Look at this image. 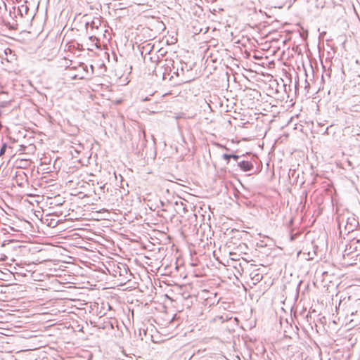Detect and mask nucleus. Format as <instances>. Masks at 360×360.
<instances>
[{"instance_id": "7ed1b4c3", "label": "nucleus", "mask_w": 360, "mask_h": 360, "mask_svg": "<svg viewBox=\"0 0 360 360\" xmlns=\"http://www.w3.org/2000/svg\"><path fill=\"white\" fill-rule=\"evenodd\" d=\"M18 11H19L20 15L22 17L24 15H27V13L29 11V8L27 5H21L18 8Z\"/></svg>"}, {"instance_id": "f257e3e1", "label": "nucleus", "mask_w": 360, "mask_h": 360, "mask_svg": "<svg viewBox=\"0 0 360 360\" xmlns=\"http://www.w3.org/2000/svg\"><path fill=\"white\" fill-rule=\"evenodd\" d=\"M117 269H114V278H116V283L121 285L128 280L129 270L126 264L119 263L116 266Z\"/></svg>"}, {"instance_id": "20e7f679", "label": "nucleus", "mask_w": 360, "mask_h": 360, "mask_svg": "<svg viewBox=\"0 0 360 360\" xmlns=\"http://www.w3.org/2000/svg\"><path fill=\"white\" fill-rule=\"evenodd\" d=\"M223 158L224 159H225L226 160H229L230 158H233L234 160H238V156L236 155H228V154H224L223 155Z\"/></svg>"}, {"instance_id": "39448f33", "label": "nucleus", "mask_w": 360, "mask_h": 360, "mask_svg": "<svg viewBox=\"0 0 360 360\" xmlns=\"http://www.w3.org/2000/svg\"><path fill=\"white\" fill-rule=\"evenodd\" d=\"M6 147H7L6 143H4L2 144V146L1 148V149H0V157L2 156L5 153Z\"/></svg>"}, {"instance_id": "f03ea898", "label": "nucleus", "mask_w": 360, "mask_h": 360, "mask_svg": "<svg viewBox=\"0 0 360 360\" xmlns=\"http://www.w3.org/2000/svg\"><path fill=\"white\" fill-rule=\"evenodd\" d=\"M240 167L245 172H248L252 169V165L248 161H243L239 164Z\"/></svg>"}]
</instances>
